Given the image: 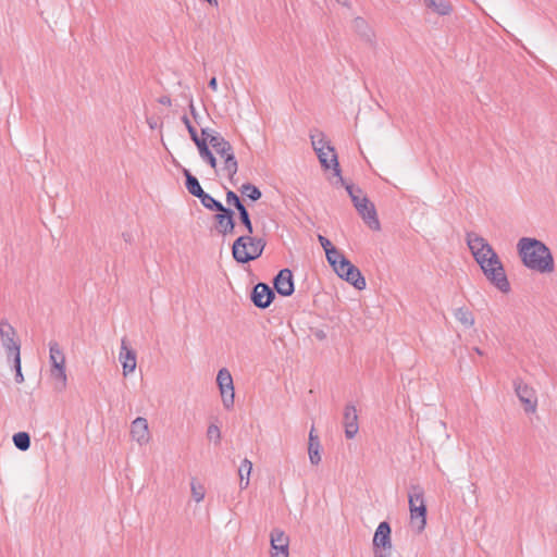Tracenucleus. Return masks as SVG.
<instances>
[{"label": "nucleus", "mask_w": 557, "mask_h": 557, "mask_svg": "<svg viewBox=\"0 0 557 557\" xmlns=\"http://www.w3.org/2000/svg\"><path fill=\"white\" fill-rule=\"evenodd\" d=\"M467 245L487 281L502 293L510 292L505 268L493 247L482 236L468 233Z\"/></svg>", "instance_id": "obj_1"}, {"label": "nucleus", "mask_w": 557, "mask_h": 557, "mask_svg": "<svg viewBox=\"0 0 557 557\" xmlns=\"http://www.w3.org/2000/svg\"><path fill=\"white\" fill-rule=\"evenodd\" d=\"M205 144L208 150H211L216 158V173L225 176L230 183L235 184V176L238 171V161L235 157L234 148L218 131L210 127H202Z\"/></svg>", "instance_id": "obj_2"}, {"label": "nucleus", "mask_w": 557, "mask_h": 557, "mask_svg": "<svg viewBox=\"0 0 557 557\" xmlns=\"http://www.w3.org/2000/svg\"><path fill=\"white\" fill-rule=\"evenodd\" d=\"M517 252L522 264L540 274L555 271V261L548 246L534 237H521L517 243Z\"/></svg>", "instance_id": "obj_3"}, {"label": "nucleus", "mask_w": 557, "mask_h": 557, "mask_svg": "<svg viewBox=\"0 0 557 557\" xmlns=\"http://www.w3.org/2000/svg\"><path fill=\"white\" fill-rule=\"evenodd\" d=\"M265 245L267 242L263 238L244 234L233 243V258L238 263H248L262 255Z\"/></svg>", "instance_id": "obj_4"}, {"label": "nucleus", "mask_w": 557, "mask_h": 557, "mask_svg": "<svg viewBox=\"0 0 557 557\" xmlns=\"http://www.w3.org/2000/svg\"><path fill=\"white\" fill-rule=\"evenodd\" d=\"M49 376L55 392H63L67 386L66 357L57 342L49 343Z\"/></svg>", "instance_id": "obj_5"}, {"label": "nucleus", "mask_w": 557, "mask_h": 557, "mask_svg": "<svg viewBox=\"0 0 557 557\" xmlns=\"http://www.w3.org/2000/svg\"><path fill=\"white\" fill-rule=\"evenodd\" d=\"M408 500L410 527L416 533L420 534L424 531L426 525V505L423 488L418 484L411 485L408 493Z\"/></svg>", "instance_id": "obj_6"}, {"label": "nucleus", "mask_w": 557, "mask_h": 557, "mask_svg": "<svg viewBox=\"0 0 557 557\" xmlns=\"http://www.w3.org/2000/svg\"><path fill=\"white\" fill-rule=\"evenodd\" d=\"M351 201L364 221V223L374 231H379L381 225L377 219L374 205L367 198L360 188L355 187L352 184H344Z\"/></svg>", "instance_id": "obj_7"}, {"label": "nucleus", "mask_w": 557, "mask_h": 557, "mask_svg": "<svg viewBox=\"0 0 557 557\" xmlns=\"http://www.w3.org/2000/svg\"><path fill=\"white\" fill-rule=\"evenodd\" d=\"M0 341L7 352L8 360L21 357V345L14 327L7 321L0 322Z\"/></svg>", "instance_id": "obj_8"}, {"label": "nucleus", "mask_w": 557, "mask_h": 557, "mask_svg": "<svg viewBox=\"0 0 557 557\" xmlns=\"http://www.w3.org/2000/svg\"><path fill=\"white\" fill-rule=\"evenodd\" d=\"M216 384L220 391L223 407L230 410L235 401V387L231 372L226 368H222L216 374Z\"/></svg>", "instance_id": "obj_9"}, {"label": "nucleus", "mask_w": 557, "mask_h": 557, "mask_svg": "<svg viewBox=\"0 0 557 557\" xmlns=\"http://www.w3.org/2000/svg\"><path fill=\"white\" fill-rule=\"evenodd\" d=\"M182 121L185 124L191 140L197 146L201 160L208 163L212 169H216V158L213 156L211 150L207 149L205 144V136L202 133L200 135L197 133L196 128L193 126L191 122L186 115L182 117Z\"/></svg>", "instance_id": "obj_10"}, {"label": "nucleus", "mask_w": 557, "mask_h": 557, "mask_svg": "<svg viewBox=\"0 0 557 557\" xmlns=\"http://www.w3.org/2000/svg\"><path fill=\"white\" fill-rule=\"evenodd\" d=\"M315 153L319 158L321 165L324 168V170L333 171V176L336 178V181L333 182V184L344 185L345 181L341 175L339 163H338L337 154L335 152L334 147L331 146L327 149L318 151Z\"/></svg>", "instance_id": "obj_11"}, {"label": "nucleus", "mask_w": 557, "mask_h": 557, "mask_svg": "<svg viewBox=\"0 0 557 557\" xmlns=\"http://www.w3.org/2000/svg\"><path fill=\"white\" fill-rule=\"evenodd\" d=\"M270 556L289 557V536L281 529L275 528L270 533Z\"/></svg>", "instance_id": "obj_12"}, {"label": "nucleus", "mask_w": 557, "mask_h": 557, "mask_svg": "<svg viewBox=\"0 0 557 557\" xmlns=\"http://www.w3.org/2000/svg\"><path fill=\"white\" fill-rule=\"evenodd\" d=\"M515 392L527 412H535L537 407V398L535 391L521 380L513 383Z\"/></svg>", "instance_id": "obj_13"}, {"label": "nucleus", "mask_w": 557, "mask_h": 557, "mask_svg": "<svg viewBox=\"0 0 557 557\" xmlns=\"http://www.w3.org/2000/svg\"><path fill=\"white\" fill-rule=\"evenodd\" d=\"M131 438L139 446H146L151 441V432L148 420L144 417H137L129 425Z\"/></svg>", "instance_id": "obj_14"}, {"label": "nucleus", "mask_w": 557, "mask_h": 557, "mask_svg": "<svg viewBox=\"0 0 557 557\" xmlns=\"http://www.w3.org/2000/svg\"><path fill=\"white\" fill-rule=\"evenodd\" d=\"M119 360L123 368V375L127 376L136 370L137 359L136 352L128 347L127 341L123 338L121 341V349L119 352Z\"/></svg>", "instance_id": "obj_15"}, {"label": "nucleus", "mask_w": 557, "mask_h": 557, "mask_svg": "<svg viewBox=\"0 0 557 557\" xmlns=\"http://www.w3.org/2000/svg\"><path fill=\"white\" fill-rule=\"evenodd\" d=\"M343 424L345 429V436L349 440L354 438L358 431V413L354 405L348 404L344 408Z\"/></svg>", "instance_id": "obj_16"}, {"label": "nucleus", "mask_w": 557, "mask_h": 557, "mask_svg": "<svg viewBox=\"0 0 557 557\" xmlns=\"http://www.w3.org/2000/svg\"><path fill=\"white\" fill-rule=\"evenodd\" d=\"M274 287L276 292L284 296H290L294 293L293 273L289 269H283L274 278Z\"/></svg>", "instance_id": "obj_17"}, {"label": "nucleus", "mask_w": 557, "mask_h": 557, "mask_svg": "<svg viewBox=\"0 0 557 557\" xmlns=\"http://www.w3.org/2000/svg\"><path fill=\"white\" fill-rule=\"evenodd\" d=\"M216 222V231L225 236L232 234L235 228V222L233 219V211L223 207L222 210H219L214 216Z\"/></svg>", "instance_id": "obj_18"}, {"label": "nucleus", "mask_w": 557, "mask_h": 557, "mask_svg": "<svg viewBox=\"0 0 557 557\" xmlns=\"http://www.w3.org/2000/svg\"><path fill=\"white\" fill-rule=\"evenodd\" d=\"M373 547L374 549L388 552L392 549L391 527L386 521L381 522L376 528L373 536Z\"/></svg>", "instance_id": "obj_19"}, {"label": "nucleus", "mask_w": 557, "mask_h": 557, "mask_svg": "<svg viewBox=\"0 0 557 557\" xmlns=\"http://www.w3.org/2000/svg\"><path fill=\"white\" fill-rule=\"evenodd\" d=\"M274 298V293L264 283H259L253 287L251 299L258 308H267Z\"/></svg>", "instance_id": "obj_20"}, {"label": "nucleus", "mask_w": 557, "mask_h": 557, "mask_svg": "<svg viewBox=\"0 0 557 557\" xmlns=\"http://www.w3.org/2000/svg\"><path fill=\"white\" fill-rule=\"evenodd\" d=\"M347 273L344 275L343 280L351 284L356 289L362 290L366 288V280L362 276L360 270L355 267L352 263L349 264V268L346 269Z\"/></svg>", "instance_id": "obj_21"}, {"label": "nucleus", "mask_w": 557, "mask_h": 557, "mask_svg": "<svg viewBox=\"0 0 557 557\" xmlns=\"http://www.w3.org/2000/svg\"><path fill=\"white\" fill-rule=\"evenodd\" d=\"M320 447L319 436L314 433V429L312 428L309 433L308 443V455L312 465H319L321 461Z\"/></svg>", "instance_id": "obj_22"}, {"label": "nucleus", "mask_w": 557, "mask_h": 557, "mask_svg": "<svg viewBox=\"0 0 557 557\" xmlns=\"http://www.w3.org/2000/svg\"><path fill=\"white\" fill-rule=\"evenodd\" d=\"M425 8L438 15L450 14L453 7L448 0H422Z\"/></svg>", "instance_id": "obj_23"}, {"label": "nucleus", "mask_w": 557, "mask_h": 557, "mask_svg": "<svg viewBox=\"0 0 557 557\" xmlns=\"http://www.w3.org/2000/svg\"><path fill=\"white\" fill-rule=\"evenodd\" d=\"M252 471V462L245 458L238 468V475H239V487L242 490H245L249 486L250 482V474Z\"/></svg>", "instance_id": "obj_24"}, {"label": "nucleus", "mask_w": 557, "mask_h": 557, "mask_svg": "<svg viewBox=\"0 0 557 557\" xmlns=\"http://www.w3.org/2000/svg\"><path fill=\"white\" fill-rule=\"evenodd\" d=\"M184 175L186 177V189L190 195L199 198V196H201L205 193L202 187L200 186L199 181L197 180V177L191 175V173L186 169L184 170Z\"/></svg>", "instance_id": "obj_25"}, {"label": "nucleus", "mask_w": 557, "mask_h": 557, "mask_svg": "<svg viewBox=\"0 0 557 557\" xmlns=\"http://www.w3.org/2000/svg\"><path fill=\"white\" fill-rule=\"evenodd\" d=\"M454 315L462 325L467 327H471L474 324V317L472 312L466 307L456 309Z\"/></svg>", "instance_id": "obj_26"}, {"label": "nucleus", "mask_w": 557, "mask_h": 557, "mask_svg": "<svg viewBox=\"0 0 557 557\" xmlns=\"http://www.w3.org/2000/svg\"><path fill=\"white\" fill-rule=\"evenodd\" d=\"M190 494L191 498L197 503H201L206 497V487L205 485L196 479H191L190 481Z\"/></svg>", "instance_id": "obj_27"}, {"label": "nucleus", "mask_w": 557, "mask_h": 557, "mask_svg": "<svg viewBox=\"0 0 557 557\" xmlns=\"http://www.w3.org/2000/svg\"><path fill=\"white\" fill-rule=\"evenodd\" d=\"M311 144L313 147V150L315 152L325 150L329 147H331V144L329 140H326L325 135L322 132H317L314 134H311Z\"/></svg>", "instance_id": "obj_28"}, {"label": "nucleus", "mask_w": 557, "mask_h": 557, "mask_svg": "<svg viewBox=\"0 0 557 557\" xmlns=\"http://www.w3.org/2000/svg\"><path fill=\"white\" fill-rule=\"evenodd\" d=\"M199 200L201 205L211 211H219L222 210L224 207L220 201L215 200L212 196H210L207 193H203L201 196H199Z\"/></svg>", "instance_id": "obj_29"}, {"label": "nucleus", "mask_w": 557, "mask_h": 557, "mask_svg": "<svg viewBox=\"0 0 557 557\" xmlns=\"http://www.w3.org/2000/svg\"><path fill=\"white\" fill-rule=\"evenodd\" d=\"M13 443L20 450H27L30 446V437L26 432H18L13 435Z\"/></svg>", "instance_id": "obj_30"}, {"label": "nucleus", "mask_w": 557, "mask_h": 557, "mask_svg": "<svg viewBox=\"0 0 557 557\" xmlns=\"http://www.w3.org/2000/svg\"><path fill=\"white\" fill-rule=\"evenodd\" d=\"M239 190L244 196L248 197L252 201H257L261 198L260 189L250 183L242 185Z\"/></svg>", "instance_id": "obj_31"}, {"label": "nucleus", "mask_w": 557, "mask_h": 557, "mask_svg": "<svg viewBox=\"0 0 557 557\" xmlns=\"http://www.w3.org/2000/svg\"><path fill=\"white\" fill-rule=\"evenodd\" d=\"M326 259L327 262L331 264V267L334 269L337 264H339L338 261L342 259H347L341 251H338L335 247L332 249H326Z\"/></svg>", "instance_id": "obj_32"}, {"label": "nucleus", "mask_w": 557, "mask_h": 557, "mask_svg": "<svg viewBox=\"0 0 557 557\" xmlns=\"http://www.w3.org/2000/svg\"><path fill=\"white\" fill-rule=\"evenodd\" d=\"M238 212H239V219H240L243 225L245 226L246 234H252L253 226H252L249 213H248L247 209L245 208V206L239 208Z\"/></svg>", "instance_id": "obj_33"}, {"label": "nucleus", "mask_w": 557, "mask_h": 557, "mask_svg": "<svg viewBox=\"0 0 557 557\" xmlns=\"http://www.w3.org/2000/svg\"><path fill=\"white\" fill-rule=\"evenodd\" d=\"M207 437L210 441H214L215 443H220L221 441V431L216 424H210L207 430Z\"/></svg>", "instance_id": "obj_34"}, {"label": "nucleus", "mask_w": 557, "mask_h": 557, "mask_svg": "<svg viewBox=\"0 0 557 557\" xmlns=\"http://www.w3.org/2000/svg\"><path fill=\"white\" fill-rule=\"evenodd\" d=\"M226 203L228 206H234L237 210L242 207H244V205L242 203L239 197L237 196L236 193H234L233 190H228L226 193Z\"/></svg>", "instance_id": "obj_35"}, {"label": "nucleus", "mask_w": 557, "mask_h": 557, "mask_svg": "<svg viewBox=\"0 0 557 557\" xmlns=\"http://www.w3.org/2000/svg\"><path fill=\"white\" fill-rule=\"evenodd\" d=\"M339 264L336 265V268H334L333 270L335 271V273L341 277L343 278L344 275H346L347 273V268H349V264L351 263L348 259H342L341 261H338Z\"/></svg>", "instance_id": "obj_36"}, {"label": "nucleus", "mask_w": 557, "mask_h": 557, "mask_svg": "<svg viewBox=\"0 0 557 557\" xmlns=\"http://www.w3.org/2000/svg\"><path fill=\"white\" fill-rule=\"evenodd\" d=\"M12 362H13V366H14V369H15V381L16 383H23L24 382V375L22 373V368H21V357H18V361L17 359H11Z\"/></svg>", "instance_id": "obj_37"}, {"label": "nucleus", "mask_w": 557, "mask_h": 557, "mask_svg": "<svg viewBox=\"0 0 557 557\" xmlns=\"http://www.w3.org/2000/svg\"><path fill=\"white\" fill-rule=\"evenodd\" d=\"M318 239L322 246V248L324 249V251L326 252V249H332L334 248V246L332 245V243L324 236L322 235H319L318 236Z\"/></svg>", "instance_id": "obj_38"}, {"label": "nucleus", "mask_w": 557, "mask_h": 557, "mask_svg": "<svg viewBox=\"0 0 557 557\" xmlns=\"http://www.w3.org/2000/svg\"><path fill=\"white\" fill-rule=\"evenodd\" d=\"M188 107H189L190 114L197 121L198 112L196 111V108H195V104H194V101L191 98L189 99Z\"/></svg>", "instance_id": "obj_39"}, {"label": "nucleus", "mask_w": 557, "mask_h": 557, "mask_svg": "<svg viewBox=\"0 0 557 557\" xmlns=\"http://www.w3.org/2000/svg\"><path fill=\"white\" fill-rule=\"evenodd\" d=\"M209 87L212 89V90H216L218 89V82H216V78L215 77H212L210 81H209Z\"/></svg>", "instance_id": "obj_40"}, {"label": "nucleus", "mask_w": 557, "mask_h": 557, "mask_svg": "<svg viewBox=\"0 0 557 557\" xmlns=\"http://www.w3.org/2000/svg\"><path fill=\"white\" fill-rule=\"evenodd\" d=\"M159 102L164 106H171V99L166 96L160 98Z\"/></svg>", "instance_id": "obj_41"}, {"label": "nucleus", "mask_w": 557, "mask_h": 557, "mask_svg": "<svg viewBox=\"0 0 557 557\" xmlns=\"http://www.w3.org/2000/svg\"><path fill=\"white\" fill-rule=\"evenodd\" d=\"M338 4L350 8V0H335Z\"/></svg>", "instance_id": "obj_42"}, {"label": "nucleus", "mask_w": 557, "mask_h": 557, "mask_svg": "<svg viewBox=\"0 0 557 557\" xmlns=\"http://www.w3.org/2000/svg\"><path fill=\"white\" fill-rule=\"evenodd\" d=\"M383 549H375V557H388Z\"/></svg>", "instance_id": "obj_43"}, {"label": "nucleus", "mask_w": 557, "mask_h": 557, "mask_svg": "<svg viewBox=\"0 0 557 557\" xmlns=\"http://www.w3.org/2000/svg\"><path fill=\"white\" fill-rule=\"evenodd\" d=\"M315 335H317V337H318V338H320V339H323V338L325 337V334H324L322 331L317 332V334H315Z\"/></svg>", "instance_id": "obj_44"}, {"label": "nucleus", "mask_w": 557, "mask_h": 557, "mask_svg": "<svg viewBox=\"0 0 557 557\" xmlns=\"http://www.w3.org/2000/svg\"><path fill=\"white\" fill-rule=\"evenodd\" d=\"M474 351H475L478 355H480V356H482V355H483V351H482L480 348H478V347H475V348H474Z\"/></svg>", "instance_id": "obj_45"}]
</instances>
